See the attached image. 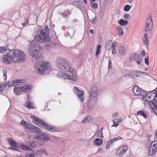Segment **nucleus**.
<instances>
[{"instance_id": "36", "label": "nucleus", "mask_w": 157, "mask_h": 157, "mask_svg": "<svg viewBox=\"0 0 157 157\" xmlns=\"http://www.w3.org/2000/svg\"><path fill=\"white\" fill-rule=\"evenodd\" d=\"M152 104L155 107V108L153 109L154 111L156 114H157V112H155L157 110V101H154L152 102Z\"/></svg>"}, {"instance_id": "43", "label": "nucleus", "mask_w": 157, "mask_h": 157, "mask_svg": "<svg viewBox=\"0 0 157 157\" xmlns=\"http://www.w3.org/2000/svg\"><path fill=\"white\" fill-rule=\"evenodd\" d=\"M4 90V86L3 85L0 83V92H2Z\"/></svg>"}, {"instance_id": "1", "label": "nucleus", "mask_w": 157, "mask_h": 157, "mask_svg": "<svg viewBox=\"0 0 157 157\" xmlns=\"http://www.w3.org/2000/svg\"><path fill=\"white\" fill-rule=\"evenodd\" d=\"M57 66L58 68L61 70L66 72L70 71L71 74L65 73L63 76L66 79H68L76 81L77 75L76 71L72 67V65L68 62L62 59H59L57 61Z\"/></svg>"}, {"instance_id": "40", "label": "nucleus", "mask_w": 157, "mask_h": 157, "mask_svg": "<svg viewBox=\"0 0 157 157\" xmlns=\"http://www.w3.org/2000/svg\"><path fill=\"white\" fill-rule=\"evenodd\" d=\"M91 6L93 9H96L98 7V4L97 3H91Z\"/></svg>"}, {"instance_id": "3", "label": "nucleus", "mask_w": 157, "mask_h": 157, "mask_svg": "<svg viewBox=\"0 0 157 157\" xmlns=\"http://www.w3.org/2000/svg\"><path fill=\"white\" fill-rule=\"evenodd\" d=\"M33 36L34 38L33 40L36 42L37 40L38 43L44 44L50 40L49 28L47 26L44 29L41 26L40 27L34 32Z\"/></svg>"}, {"instance_id": "20", "label": "nucleus", "mask_w": 157, "mask_h": 157, "mask_svg": "<svg viewBox=\"0 0 157 157\" xmlns=\"http://www.w3.org/2000/svg\"><path fill=\"white\" fill-rule=\"evenodd\" d=\"M132 58L138 64H140L142 62V59H140V57L138 54L133 53L132 55Z\"/></svg>"}, {"instance_id": "34", "label": "nucleus", "mask_w": 157, "mask_h": 157, "mask_svg": "<svg viewBox=\"0 0 157 157\" xmlns=\"http://www.w3.org/2000/svg\"><path fill=\"white\" fill-rule=\"evenodd\" d=\"M101 45H98L97 46V48L96 50V56H97L98 54H100V51L101 50Z\"/></svg>"}, {"instance_id": "41", "label": "nucleus", "mask_w": 157, "mask_h": 157, "mask_svg": "<svg viewBox=\"0 0 157 157\" xmlns=\"http://www.w3.org/2000/svg\"><path fill=\"white\" fill-rule=\"evenodd\" d=\"M87 122H89V119L87 117H85L82 121L81 123L83 124H86Z\"/></svg>"}, {"instance_id": "39", "label": "nucleus", "mask_w": 157, "mask_h": 157, "mask_svg": "<svg viewBox=\"0 0 157 157\" xmlns=\"http://www.w3.org/2000/svg\"><path fill=\"white\" fill-rule=\"evenodd\" d=\"M131 7L129 5H126L124 7V10L126 12L128 11L131 9Z\"/></svg>"}, {"instance_id": "29", "label": "nucleus", "mask_w": 157, "mask_h": 157, "mask_svg": "<svg viewBox=\"0 0 157 157\" xmlns=\"http://www.w3.org/2000/svg\"><path fill=\"white\" fill-rule=\"evenodd\" d=\"M26 106L28 109H29L30 108H31L32 109L34 108V107L33 106V103H31L30 101H27Z\"/></svg>"}, {"instance_id": "9", "label": "nucleus", "mask_w": 157, "mask_h": 157, "mask_svg": "<svg viewBox=\"0 0 157 157\" xmlns=\"http://www.w3.org/2000/svg\"><path fill=\"white\" fill-rule=\"evenodd\" d=\"M156 91L154 90L151 91L148 94L146 93V95L144 97L143 100L147 101H153L156 98H157Z\"/></svg>"}, {"instance_id": "55", "label": "nucleus", "mask_w": 157, "mask_h": 157, "mask_svg": "<svg viewBox=\"0 0 157 157\" xmlns=\"http://www.w3.org/2000/svg\"><path fill=\"white\" fill-rule=\"evenodd\" d=\"M27 157H34L33 154H30L29 155H28Z\"/></svg>"}, {"instance_id": "12", "label": "nucleus", "mask_w": 157, "mask_h": 157, "mask_svg": "<svg viewBox=\"0 0 157 157\" xmlns=\"http://www.w3.org/2000/svg\"><path fill=\"white\" fill-rule=\"evenodd\" d=\"M157 141L152 142L149 147L148 151V154L149 156L154 154L157 151Z\"/></svg>"}, {"instance_id": "16", "label": "nucleus", "mask_w": 157, "mask_h": 157, "mask_svg": "<svg viewBox=\"0 0 157 157\" xmlns=\"http://www.w3.org/2000/svg\"><path fill=\"white\" fill-rule=\"evenodd\" d=\"M133 93L136 95H141L143 98L146 95V92L139 88L137 86H135L132 89Z\"/></svg>"}, {"instance_id": "51", "label": "nucleus", "mask_w": 157, "mask_h": 157, "mask_svg": "<svg viewBox=\"0 0 157 157\" xmlns=\"http://www.w3.org/2000/svg\"><path fill=\"white\" fill-rule=\"evenodd\" d=\"M112 66V63L111 60H109V65L108 67L109 68H110Z\"/></svg>"}, {"instance_id": "46", "label": "nucleus", "mask_w": 157, "mask_h": 157, "mask_svg": "<svg viewBox=\"0 0 157 157\" xmlns=\"http://www.w3.org/2000/svg\"><path fill=\"white\" fill-rule=\"evenodd\" d=\"M113 140H115V141H116L117 140H119L122 139V138L120 136H118L116 138L114 137L113 138Z\"/></svg>"}, {"instance_id": "52", "label": "nucleus", "mask_w": 157, "mask_h": 157, "mask_svg": "<svg viewBox=\"0 0 157 157\" xmlns=\"http://www.w3.org/2000/svg\"><path fill=\"white\" fill-rule=\"evenodd\" d=\"M141 56H145V51L143 50L142 51V52H141Z\"/></svg>"}, {"instance_id": "54", "label": "nucleus", "mask_w": 157, "mask_h": 157, "mask_svg": "<svg viewBox=\"0 0 157 157\" xmlns=\"http://www.w3.org/2000/svg\"><path fill=\"white\" fill-rule=\"evenodd\" d=\"M117 43H114L113 44H112V48H113V47L114 46V49H115V47L117 46Z\"/></svg>"}, {"instance_id": "45", "label": "nucleus", "mask_w": 157, "mask_h": 157, "mask_svg": "<svg viewBox=\"0 0 157 157\" xmlns=\"http://www.w3.org/2000/svg\"><path fill=\"white\" fill-rule=\"evenodd\" d=\"M28 22V21L26 18H25V20H24V22L22 24L23 26H25L27 23Z\"/></svg>"}, {"instance_id": "25", "label": "nucleus", "mask_w": 157, "mask_h": 157, "mask_svg": "<svg viewBox=\"0 0 157 157\" xmlns=\"http://www.w3.org/2000/svg\"><path fill=\"white\" fill-rule=\"evenodd\" d=\"M118 51L120 54L121 55H123L125 52V49L122 46H120L118 48Z\"/></svg>"}, {"instance_id": "5", "label": "nucleus", "mask_w": 157, "mask_h": 157, "mask_svg": "<svg viewBox=\"0 0 157 157\" xmlns=\"http://www.w3.org/2000/svg\"><path fill=\"white\" fill-rule=\"evenodd\" d=\"M35 67V71L41 75L47 73L52 70L50 64L45 62L40 64H36Z\"/></svg>"}, {"instance_id": "37", "label": "nucleus", "mask_w": 157, "mask_h": 157, "mask_svg": "<svg viewBox=\"0 0 157 157\" xmlns=\"http://www.w3.org/2000/svg\"><path fill=\"white\" fill-rule=\"evenodd\" d=\"M25 126L29 129H32L33 127H34V125H31L29 123H27L26 124H25Z\"/></svg>"}, {"instance_id": "4", "label": "nucleus", "mask_w": 157, "mask_h": 157, "mask_svg": "<svg viewBox=\"0 0 157 157\" xmlns=\"http://www.w3.org/2000/svg\"><path fill=\"white\" fill-rule=\"evenodd\" d=\"M11 54H12V58L13 63H21L25 61L26 56L25 52L19 49H11Z\"/></svg>"}, {"instance_id": "56", "label": "nucleus", "mask_w": 157, "mask_h": 157, "mask_svg": "<svg viewBox=\"0 0 157 157\" xmlns=\"http://www.w3.org/2000/svg\"><path fill=\"white\" fill-rule=\"evenodd\" d=\"M95 18H96V17L93 19H92V20H90L92 24H94V21H95Z\"/></svg>"}, {"instance_id": "7", "label": "nucleus", "mask_w": 157, "mask_h": 157, "mask_svg": "<svg viewBox=\"0 0 157 157\" xmlns=\"http://www.w3.org/2000/svg\"><path fill=\"white\" fill-rule=\"evenodd\" d=\"M24 81L20 85H17L15 86L14 89V92L15 94L18 95L21 92H27L29 91L31 89V86L29 85H25L24 83Z\"/></svg>"}, {"instance_id": "35", "label": "nucleus", "mask_w": 157, "mask_h": 157, "mask_svg": "<svg viewBox=\"0 0 157 157\" xmlns=\"http://www.w3.org/2000/svg\"><path fill=\"white\" fill-rule=\"evenodd\" d=\"M131 18V15L128 14H125L124 16V18L126 20H129Z\"/></svg>"}, {"instance_id": "32", "label": "nucleus", "mask_w": 157, "mask_h": 157, "mask_svg": "<svg viewBox=\"0 0 157 157\" xmlns=\"http://www.w3.org/2000/svg\"><path fill=\"white\" fill-rule=\"evenodd\" d=\"M113 125H112V126H114L116 127L121 122L120 121H117V119H115L113 121Z\"/></svg>"}, {"instance_id": "15", "label": "nucleus", "mask_w": 157, "mask_h": 157, "mask_svg": "<svg viewBox=\"0 0 157 157\" xmlns=\"http://www.w3.org/2000/svg\"><path fill=\"white\" fill-rule=\"evenodd\" d=\"M34 138L37 140L47 141L50 137L46 133L41 132L37 136H35Z\"/></svg>"}, {"instance_id": "10", "label": "nucleus", "mask_w": 157, "mask_h": 157, "mask_svg": "<svg viewBox=\"0 0 157 157\" xmlns=\"http://www.w3.org/2000/svg\"><path fill=\"white\" fill-rule=\"evenodd\" d=\"M73 91L74 93L76 94L78 100L81 102H82L85 99L84 91L79 90L75 87H74Z\"/></svg>"}, {"instance_id": "60", "label": "nucleus", "mask_w": 157, "mask_h": 157, "mask_svg": "<svg viewBox=\"0 0 157 157\" xmlns=\"http://www.w3.org/2000/svg\"><path fill=\"white\" fill-rule=\"evenodd\" d=\"M33 150V149L31 148L28 147V148L27 149V151H32Z\"/></svg>"}, {"instance_id": "53", "label": "nucleus", "mask_w": 157, "mask_h": 157, "mask_svg": "<svg viewBox=\"0 0 157 157\" xmlns=\"http://www.w3.org/2000/svg\"><path fill=\"white\" fill-rule=\"evenodd\" d=\"M112 53L113 54H115L116 53V50L115 49H114V46L113 47V48H112Z\"/></svg>"}, {"instance_id": "11", "label": "nucleus", "mask_w": 157, "mask_h": 157, "mask_svg": "<svg viewBox=\"0 0 157 157\" xmlns=\"http://www.w3.org/2000/svg\"><path fill=\"white\" fill-rule=\"evenodd\" d=\"M73 91L74 93L76 94L78 100L81 102H82L85 99L84 91L79 90L75 87H74Z\"/></svg>"}, {"instance_id": "23", "label": "nucleus", "mask_w": 157, "mask_h": 157, "mask_svg": "<svg viewBox=\"0 0 157 157\" xmlns=\"http://www.w3.org/2000/svg\"><path fill=\"white\" fill-rule=\"evenodd\" d=\"M113 42L112 41L109 40L106 43L105 48L106 49L108 50H110L112 47V44Z\"/></svg>"}, {"instance_id": "31", "label": "nucleus", "mask_w": 157, "mask_h": 157, "mask_svg": "<svg viewBox=\"0 0 157 157\" xmlns=\"http://www.w3.org/2000/svg\"><path fill=\"white\" fill-rule=\"evenodd\" d=\"M117 32L118 34L120 36H121L123 34V31L121 28L120 27H117Z\"/></svg>"}, {"instance_id": "19", "label": "nucleus", "mask_w": 157, "mask_h": 157, "mask_svg": "<svg viewBox=\"0 0 157 157\" xmlns=\"http://www.w3.org/2000/svg\"><path fill=\"white\" fill-rule=\"evenodd\" d=\"M24 80H14L11 82H9L8 87L12 86L17 85H20L22 83V81H24Z\"/></svg>"}, {"instance_id": "28", "label": "nucleus", "mask_w": 157, "mask_h": 157, "mask_svg": "<svg viewBox=\"0 0 157 157\" xmlns=\"http://www.w3.org/2000/svg\"><path fill=\"white\" fill-rule=\"evenodd\" d=\"M128 21L121 19L120 20L119 24L122 26H124L128 24Z\"/></svg>"}, {"instance_id": "17", "label": "nucleus", "mask_w": 157, "mask_h": 157, "mask_svg": "<svg viewBox=\"0 0 157 157\" xmlns=\"http://www.w3.org/2000/svg\"><path fill=\"white\" fill-rule=\"evenodd\" d=\"M9 143L11 144V147L10 149L13 150L19 151L21 147V145L17 143L14 140L10 139L9 140Z\"/></svg>"}, {"instance_id": "8", "label": "nucleus", "mask_w": 157, "mask_h": 157, "mask_svg": "<svg viewBox=\"0 0 157 157\" xmlns=\"http://www.w3.org/2000/svg\"><path fill=\"white\" fill-rule=\"evenodd\" d=\"M34 118L33 119V122L36 124L38 125L39 126L44 128L46 129L52 131L54 132L55 131L53 127L51 125L46 124V123L40 119L34 117Z\"/></svg>"}, {"instance_id": "48", "label": "nucleus", "mask_w": 157, "mask_h": 157, "mask_svg": "<svg viewBox=\"0 0 157 157\" xmlns=\"http://www.w3.org/2000/svg\"><path fill=\"white\" fill-rule=\"evenodd\" d=\"M26 123H27L25 122L24 120H22L20 123V124L25 126V124H26Z\"/></svg>"}, {"instance_id": "62", "label": "nucleus", "mask_w": 157, "mask_h": 157, "mask_svg": "<svg viewBox=\"0 0 157 157\" xmlns=\"http://www.w3.org/2000/svg\"><path fill=\"white\" fill-rule=\"evenodd\" d=\"M112 143L110 142V140H109L107 142L106 144H108L109 145H110Z\"/></svg>"}, {"instance_id": "14", "label": "nucleus", "mask_w": 157, "mask_h": 157, "mask_svg": "<svg viewBox=\"0 0 157 157\" xmlns=\"http://www.w3.org/2000/svg\"><path fill=\"white\" fill-rule=\"evenodd\" d=\"M153 23L152 19L150 15L148 16L147 19V21L145 27L146 31H151L153 29Z\"/></svg>"}, {"instance_id": "42", "label": "nucleus", "mask_w": 157, "mask_h": 157, "mask_svg": "<svg viewBox=\"0 0 157 157\" xmlns=\"http://www.w3.org/2000/svg\"><path fill=\"white\" fill-rule=\"evenodd\" d=\"M20 147H21V149L23 150H25V151L26 150L27 151V149H28V147L25 145H23L21 146V145Z\"/></svg>"}, {"instance_id": "22", "label": "nucleus", "mask_w": 157, "mask_h": 157, "mask_svg": "<svg viewBox=\"0 0 157 157\" xmlns=\"http://www.w3.org/2000/svg\"><path fill=\"white\" fill-rule=\"evenodd\" d=\"M25 144L27 146L32 148H35L36 147V144L33 141H27Z\"/></svg>"}, {"instance_id": "64", "label": "nucleus", "mask_w": 157, "mask_h": 157, "mask_svg": "<svg viewBox=\"0 0 157 157\" xmlns=\"http://www.w3.org/2000/svg\"><path fill=\"white\" fill-rule=\"evenodd\" d=\"M6 75V74H3V76H4V77H5V78H4L5 80H6L7 78Z\"/></svg>"}, {"instance_id": "58", "label": "nucleus", "mask_w": 157, "mask_h": 157, "mask_svg": "<svg viewBox=\"0 0 157 157\" xmlns=\"http://www.w3.org/2000/svg\"><path fill=\"white\" fill-rule=\"evenodd\" d=\"M3 74H6L7 70L6 69H3Z\"/></svg>"}, {"instance_id": "2", "label": "nucleus", "mask_w": 157, "mask_h": 157, "mask_svg": "<svg viewBox=\"0 0 157 157\" xmlns=\"http://www.w3.org/2000/svg\"><path fill=\"white\" fill-rule=\"evenodd\" d=\"M28 50L30 55L33 58H35L36 61L38 63L41 62L43 60V57L40 52H42V50L40 47L38 43L33 40L28 46Z\"/></svg>"}, {"instance_id": "61", "label": "nucleus", "mask_w": 157, "mask_h": 157, "mask_svg": "<svg viewBox=\"0 0 157 157\" xmlns=\"http://www.w3.org/2000/svg\"><path fill=\"white\" fill-rule=\"evenodd\" d=\"M90 33H91V34H94V31L91 29H90Z\"/></svg>"}, {"instance_id": "63", "label": "nucleus", "mask_w": 157, "mask_h": 157, "mask_svg": "<svg viewBox=\"0 0 157 157\" xmlns=\"http://www.w3.org/2000/svg\"><path fill=\"white\" fill-rule=\"evenodd\" d=\"M90 4L91 3H93V2H95V0H90Z\"/></svg>"}, {"instance_id": "49", "label": "nucleus", "mask_w": 157, "mask_h": 157, "mask_svg": "<svg viewBox=\"0 0 157 157\" xmlns=\"http://www.w3.org/2000/svg\"><path fill=\"white\" fill-rule=\"evenodd\" d=\"M113 116L114 117V118H117L118 117V114L117 113H114L113 114Z\"/></svg>"}, {"instance_id": "13", "label": "nucleus", "mask_w": 157, "mask_h": 157, "mask_svg": "<svg viewBox=\"0 0 157 157\" xmlns=\"http://www.w3.org/2000/svg\"><path fill=\"white\" fill-rule=\"evenodd\" d=\"M8 48L10 51V52L4 55L3 57L2 61L6 64H9L11 62L13 63V59L12 58V54H11V49H9L8 46Z\"/></svg>"}, {"instance_id": "47", "label": "nucleus", "mask_w": 157, "mask_h": 157, "mask_svg": "<svg viewBox=\"0 0 157 157\" xmlns=\"http://www.w3.org/2000/svg\"><path fill=\"white\" fill-rule=\"evenodd\" d=\"M65 12H63V14H62V15L63 16V17H67V18H68V16H69V15L70 14V13H69V14L68 15H67V14H65Z\"/></svg>"}, {"instance_id": "6", "label": "nucleus", "mask_w": 157, "mask_h": 157, "mask_svg": "<svg viewBox=\"0 0 157 157\" xmlns=\"http://www.w3.org/2000/svg\"><path fill=\"white\" fill-rule=\"evenodd\" d=\"M98 94V89L97 87L94 86L91 87L89 96V103L88 105V108L90 109L93 107L96 101Z\"/></svg>"}, {"instance_id": "59", "label": "nucleus", "mask_w": 157, "mask_h": 157, "mask_svg": "<svg viewBox=\"0 0 157 157\" xmlns=\"http://www.w3.org/2000/svg\"><path fill=\"white\" fill-rule=\"evenodd\" d=\"M147 34L146 33H144V38H147Z\"/></svg>"}, {"instance_id": "44", "label": "nucleus", "mask_w": 157, "mask_h": 157, "mask_svg": "<svg viewBox=\"0 0 157 157\" xmlns=\"http://www.w3.org/2000/svg\"><path fill=\"white\" fill-rule=\"evenodd\" d=\"M145 63L147 65L149 64L148 57L147 56L145 59Z\"/></svg>"}, {"instance_id": "27", "label": "nucleus", "mask_w": 157, "mask_h": 157, "mask_svg": "<svg viewBox=\"0 0 157 157\" xmlns=\"http://www.w3.org/2000/svg\"><path fill=\"white\" fill-rule=\"evenodd\" d=\"M137 116H143L144 118L146 119L147 114L145 113L144 112L142 111H139L137 112Z\"/></svg>"}, {"instance_id": "21", "label": "nucleus", "mask_w": 157, "mask_h": 157, "mask_svg": "<svg viewBox=\"0 0 157 157\" xmlns=\"http://www.w3.org/2000/svg\"><path fill=\"white\" fill-rule=\"evenodd\" d=\"M132 74L138 77H141L143 75L146 74V72L140 71H133L132 72Z\"/></svg>"}, {"instance_id": "38", "label": "nucleus", "mask_w": 157, "mask_h": 157, "mask_svg": "<svg viewBox=\"0 0 157 157\" xmlns=\"http://www.w3.org/2000/svg\"><path fill=\"white\" fill-rule=\"evenodd\" d=\"M32 129V130L33 131H33L36 133H38L40 131L39 128L35 126H34V127H33Z\"/></svg>"}, {"instance_id": "30", "label": "nucleus", "mask_w": 157, "mask_h": 157, "mask_svg": "<svg viewBox=\"0 0 157 157\" xmlns=\"http://www.w3.org/2000/svg\"><path fill=\"white\" fill-rule=\"evenodd\" d=\"M7 47L5 46L0 47V53H4L7 50Z\"/></svg>"}, {"instance_id": "57", "label": "nucleus", "mask_w": 157, "mask_h": 157, "mask_svg": "<svg viewBox=\"0 0 157 157\" xmlns=\"http://www.w3.org/2000/svg\"><path fill=\"white\" fill-rule=\"evenodd\" d=\"M8 84H9V82H7L4 83V85H3L4 86V88L5 86L6 87L7 86H8Z\"/></svg>"}, {"instance_id": "50", "label": "nucleus", "mask_w": 157, "mask_h": 157, "mask_svg": "<svg viewBox=\"0 0 157 157\" xmlns=\"http://www.w3.org/2000/svg\"><path fill=\"white\" fill-rule=\"evenodd\" d=\"M155 140L154 141H157V129L156 130L155 134Z\"/></svg>"}, {"instance_id": "26", "label": "nucleus", "mask_w": 157, "mask_h": 157, "mask_svg": "<svg viewBox=\"0 0 157 157\" xmlns=\"http://www.w3.org/2000/svg\"><path fill=\"white\" fill-rule=\"evenodd\" d=\"M76 2H74V4L77 5V7L80 9H81L82 8V3L79 1V0H76Z\"/></svg>"}, {"instance_id": "24", "label": "nucleus", "mask_w": 157, "mask_h": 157, "mask_svg": "<svg viewBox=\"0 0 157 157\" xmlns=\"http://www.w3.org/2000/svg\"><path fill=\"white\" fill-rule=\"evenodd\" d=\"M102 143V140L100 138H96L94 140V144L97 146H100Z\"/></svg>"}, {"instance_id": "18", "label": "nucleus", "mask_w": 157, "mask_h": 157, "mask_svg": "<svg viewBox=\"0 0 157 157\" xmlns=\"http://www.w3.org/2000/svg\"><path fill=\"white\" fill-rule=\"evenodd\" d=\"M128 149L127 145H124L119 147L116 152V155L119 156H121L127 151Z\"/></svg>"}, {"instance_id": "33", "label": "nucleus", "mask_w": 157, "mask_h": 157, "mask_svg": "<svg viewBox=\"0 0 157 157\" xmlns=\"http://www.w3.org/2000/svg\"><path fill=\"white\" fill-rule=\"evenodd\" d=\"M103 128H102L100 130H99V132L97 134V137H101L103 138V136L102 130Z\"/></svg>"}]
</instances>
